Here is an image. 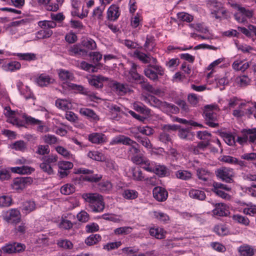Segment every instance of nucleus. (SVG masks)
Instances as JSON below:
<instances>
[{
    "mask_svg": "<svg viewBox=\"0 0 256 256\" xmlns=\"http://www.w3.org/2000/svg\"><path fill=\"white\" fill-rule=\"evenodd\" d=\"M82 198L86 202L88 203V206L94 212H102L105 207L102 196L96 193L84 194Z\"/></svg>",
    "mask_w": 256,
    "mask_h": 256,
    "instance_id": "1",
    "label": "nucleus"
},
{
    "mask_svg": "<svg viewBox=\"0 0 256 256\" xmlns=\"http://www.w3.org/2000/svg\"><path fill=\"white\" fill-rule=\"evenodd\" d=\"M218 110L216 104L206 105L204 108L203 116L206 124L212 128H217L218 124L217 120V114L216 111Z\"/></svg>",
    "mask_w": 256,
    "mask_h": 256,
    "instance_id": "2",
    "label": "nucleus"
},
{
    "mask_svg": "<svg viewBox=\"0 0 256 256\" xmlns=\"http://www.w3.org/2000/svg\"><path fill=\"white\" fill-rule=\"evenodd\" d=\"M215 174L218 178L223 182L227 183L234 182V172L232 168L222 167L217 169L215 171Z\"/></svg>",
    "mask_w": 256,
    "mask_h": 256,
    "instance_id": "3",
    "label": "nucleus"
},
{
    "mask_svg": "<svg viewBox=\"0 0 256 256\" xmlns=\"http://www.w3.org/2000/svg\"><path fill=\"white\" fill-rule=\"evenodd\" d=\"M33 182L30 177H20L14 179L11 186L12 190L17 192H20Z\"/></svg>",
    "mask_w": 256,
    "mask_h": 256,
    "instance_id": "4",
    "label": "nucleus"
},
{
    "mask_svg": "<svg viewBox=\"0 0 256 256\" xmlns=\"http://www.w3.org/2000/svg\"><path fill=\"white\" fill-rule=\"evenodd\" d=\"M3 219L8 223L16 224L20 222L21 214L20 210L16 208H12L2 212Z\"/></svg>",
    "mask_w": 256,
    "mask_h": 256,
    "instance_id": "5",
    "label": "nucleus"
},
{
    "mask_svg": "<svg viewBox=\"0 0 256 256\" xmlns=\"http://www.w3.org/2000/svg\"><path fill=\"white\" fill-rule=\"evenodd\" d=\"M179 126L176 124H165L162 128L163 130L159 136V140L164 144H168L172 142L171 136L169 134L171 131H176Z\"/></svg>",
    "mask_w": 256,
    "mask_h": 256,
    "instance_id": "6",
    "label": "nucleus"
},
{
    "mask_svg": "<svg viewBox=\"0 0 256 256\" xmlns=\"http://www.w3.org/2000/svg\"><path fill=\"white\" fill-rule=\"evenodd\" d=\"M74 173L76 174H87L82 178L83 180L92 182H98L102 178V176L101 174H94L93 170L82 168L76 170Z\"/></svg>",
    "mask_w": 256,
    "mask_h": 256,
    "instance_id": "7",
    "label": "nucleus"
},
{
    "mask_svg": "<svg viewBox=\"0 0 256 256\" xmlns=\"http://www.w3.org/2000/svg\"><path fill=\"white\" fill-rule=\"evenodd\" d=\"M4 114L8 118L7 122L18 127L24 126L22 121L16 118V112L12 110L10 106H6L4 112Z\"/></svg>",
    "mask_w": 256,
    "mask_h": 256,
    "instance_id": "8",
    "label": "nucleus"
},
{
    "mask_svg": "<svg viewBox=\"0 0 256 256\" xmlns=\"http://www.w3.org/2000/svg\"><path fill=\"white\" fill-rule=\"evenodd\" d=\"M24 245L20 243L14 242L12 244H8L2 246L1 250L4 253L12 254L15 252H19L24 250Z\"/></svg>",
    "mask_w": 256,
    "mask_h": 256,
    "instance_id": "9",
    "label": "nucleus"
},
{
    "mask_svg": "<svg viewBox=\"0 0 256 256\" xmlns=\"http://www.w3.org/2000/svg\"><path fill=\"white\" fill-rule=\"evenodd\" d=\"M87 51L82 48V46L80 44H75L70 46L68 49V53L70 56L80 57L86 56Z\"/></svg>",
    "mask_w": 256,
    "mask_h": 256,
    "instance_id": "10",
    "label": "nucleus"
},
{
    "mask_svg": "<svg viewBox=\"0 0 256 256\" xmlns=\"http://www.w3.org/2000/svg\"><path fill=\"white\" fill-rule=\"evenodd\" d=\"M112 88L114 92L118 96H122L130 91L128 85L126 84H122L116 82L112 84Z\"/></svg>",
    "mask_w": 256,
    "mask_h": 256,
    "instance_id": "11",
    "label": "nucleus"
},
{
    "mask_svg": "<svg viewBox=\"0 0 256 256\" xmlns=\"http://www.w3.org/2000/svg\"><path fill=\"white\" fill-rule=\"evenodd\" d=\"M154 198L158 202L165 201L168 196V192L162 187H155L152 190Z\"/></svg>",
    "mask_w": 256,
    "mask_h": 256,
    "instance_id": "12",
    "label": "nucleus"
},
{
    "mask_svg": "<svg viewBox=\"0 0 256 256\" xmlns=\"http://www.w3.org/2000/svg\"><path fill=\"white\" fill-rule=\"evenodd\" d=\"M214 207L215 208L212 211L214 216H226L230 213L228 207L224 203L215 204Z\"/></svg>",
    "mask_w": 256,
    "mask_h": 256,
    "instance_id": "13",
    "label": "nucleus"
},
{
    "mask_svg": "<svg viewBox=\"0 0 256 256\" xmlns=\"http://www.w3.org/2000/svg\"><path fill=\"white\" fill-rule=\"evenodd\" d=\"M120 8L116 4L111 5L107 11V19L110 21H116L120 16Z\"/></svg>",
    "mask_w": 256,
    "mask_h": 256,
    "instance_id": "14",
    "label": "nucleus"
},
{
    "mask_svg": "<svg viewBox=\"0 0 256 256\" xmlns=\"http://www.w3.org/2000/svg\"><path fill=\"white\" fill-rule=\"evenodd\" d=\"M88 140L93 144H102L106 141V136L100 132H93L88 136Z\"/></svg>",
    "mask_w": 256,
    "mask_h": 256,
    "instance_id": "15",
    "label": "nucleus"
},
{
    "mask_svg": "<svg viewBox=\"0 0 256 256\" xmlns=\"http://www.w3.org/2000/svg\"><path fill=\"white\" fill-rule=\"evenodd\" d=\"M54 80L49 75L45 74H40L36 79L37 84L41 86H46L48 84H53Z\"/></svg>",
    "mask_w": 256,
    "mask_h": 256,
    "instance_id": "16",
    "label": "nucleus"
},
{
    "mask_svg": "<svg viewBox=\"0 0 256 256\" xmlns=\"http://www.w3.org/2000/svg\"><path fill=\"white\" fill-rule=\"evenodd\" d=\"M80 113L82 116H86L91 122H96L99 120V116L92 110L88 108H80Z\"/></svg>",
    "mask_w": 256,
    "mask_h": 256,
    "instance_id": "17",
    "label": "nucleus"
},
{
    "mask_svg": "<svg viewBox=\"0 0 256 256\" xmlns=\"http://www.w3.org/2000/svg\"><path fill=\"white\" fill-rule=\"evenodd\" d=\"M108 80V78L100 75L96 76L92 78L88 79L89 84L95 88H102L103 86V82Z\"/></svg>",
    "mask_w": 256,
    "mask_h": 256,
    "instance_id": "18",
    "label": "nucleus"
},
{
    "mask_svg": "<svg viewBox=\"0 0 256 256\" xmlns=\"http://www.w3.org/2000/svg\"><path fill=\"white\" fill-rule=\"evenodd\" d=\"M144 101L153 106L158 107L162 110V108L164 106L166 102H162L159 99L153 96H149L144 98Z\"/></svg>",
    "mask_w": 256,
    "mask_h": 256,
    "instance_id": "19",
    "label": "nucleus"
},
{
    "mask_svg": "<svg viewBox=\"0 0 256 256\" xmlns=\"http://www.w3.org/2000/svg\"><path fill=\"white\" fill-rule=\"evenodd\" d=\"M208 142H200L196 146H192L190 149L195 154H202L209 145Z\"/></svg>",
    "mask_w": 256,
    "mask_h": 256,
    "instance_id": "20",
    "label": "nucleus"
},
{
    "mask_svg": "<svg viewBox=\"0 0 256 256\" xmlns=\"http://www.w3.org/2000/svg\"><path fill=\"white\" fill-rule=\"evenodd\" d=\"M238 252L240 256H253L255 250L251 246L246 244L240 246Z\"/></svg>",
    "mask_w": 256,
    "mask_h": 256,
    "instance_id": "21",
    "label": "nucleus"
},
{
    "mask_svg": "<svg viewBox=\"0 0 256 256\" xmlns=\"http://www.w3.org/2000/svg\"><path fill=\"white\" fill-rule=\"evenodd\" d=\"M196 176L199 180L207 182L212 176V172L204 168H198L196 170Z\"/></svg>",
    "mask_w": 256,
    "mask_h": 256,
    "instance_id": "22",
    "label": "nucleus"
},
{
    "mask_svg": "<svg viewBox=\"0 0 256 256\" xmlns=\"http://www.w3.org/2000/svg\"><path fill=\"white\" fill-rule=\"evenodd\" d=\"M150 234L157 239H163L165 238L166 232L163 228H151L149 230Z\"/></svg>",
    "mask_w": 256,
    "mask_h": 256,
    "instance_id": "23",
    "label": "nucleus"
},
{
    "mask_svg": "<svg viewBox=\"0 0 256 256\" xmlns=\"http://www.w3.org/2000/svg\"><path fill=\"white\" fill-rule=\"evenodd\" d=\"M153 172L161 177L170 174L168 169L164 165L155 164Z\"/></svg>",
    "mask_w": 256,
    "mask_h": 256,
    "instance_id": "24",
    "label": "nucleus"
},
{
    "mask_svg": "<svg viewBox=\"0 0 256 256\" xmlns=\"http://www.w3.org/2000/svg\"><path fill=\"white\" fill-rule=\"evenodd\" d=\"M58 76L60 80L64 82L72 80L74 78L72 73L62 69L59 70Z\"/></svg>",
    "mask_w": 256,
    "mask_h": 256,
    "instance_id": "25",
    "label": "nucleus"
},
{
    "mask_svg": "<svg viewBox=\"0 0 256 256\" xmlns=\"http://www.w3.org/2000/svg\"><path fill=\"white\" fill-rule=\"evenodd\" d=\"M162 111L168 114H177L179 112V108L174 104L165 102L164 107L162 108Z\"/></svg>",
    "mask_w": 256,
    "mask_h": 256,
    "instance_id": "26",
    "label": "nucleus"
},
{
    "mask_svg": "<svg viewBox=\"0 0 256 256\" xmlns=\"http://www.w3.org/2000/svg\"><path fill=\"white\" fill-rule=\"evenodd\" d=\"M132 172V178L136 181H145L148 180L145 174H143L140 168H133Z\"/></svg>",
    "mask_w": 256,
    "mask_h": 256,
    "instance_id": "27",
    "label": "nucleus"
},
{
    "mask_svg": "<svg viewBox=\"0 0 256 256\" xmlns=\"http://www.w3.org/2000/svg\"><path fill=\"white\" fill-rule=\"evenodd\" d=\"M242 60H236L233 62L232 67L236 70L244 72L249 68L250 66V62H246L243 64H242Z\"/></svg>",
    "mask_w": 256,
    "mask_h": 256,
    "instance_id": "28",
    "label": "nucleus"
},
{
    "mask_svg": "<svg viewBox=\"0 0 256 256\" xmlns=\"http://www.w3.org/2000/svg\"><path fill=\"white\" fill-rule=\"evenodd\" d=\"M20 63L16 61L11 62L2 65V68L6 71L12 72L20 70Z\"/></svg>",
    "mask_w": 256,
    "mask_h": 256,
    "instance_id": "29",
    "label": "nucleus"
},
{
    "mask_svg": "<svg viewBox=\"0 0 256 256\" xmlns=\"http://www.w3.org/2000/svg\"><path fill=\"white\" fill-rule=\"evenodd\" d=\"M134 109L136 112L145 115H149L150 110L140 102H134L133 104Z\"/></svg>",
    "mask_w": 256,
    "mask_h": 256,
    "instance_id": "30",
    "label": "nucleus"
},
{
    "mask_svg": "<svg viewBox=\"0 0 256 256\" xmlns=\"http://www.w3.org/2000/svg\"><path fill=\"white\" fill-rule=\"evenodd\" d=\"M56 105L58 108L63 110H66L69 109H70L72 106L70 102L64 99L57 100L56 101Z\"/></svg>",
    "mask_w": 256,
    "mask_h": 256,
    "instance_id": "31",
    "label": "nucleus"
},
{
    "mask_svg": "<svg viewBox=\"0 0 256 256\" xmlns=\"http://www.w3.org/2000/svg\"><path fill=\"white\" fill-rule=\"evenodd\" d=\"M189 196L192 198L200 200H202L206 198V194L204 192L198 190H191L189 192Z\"/></svg>",
    "mask_w": 256,
    "mask_h": 256,
    "instance_id": "32",
    "label": "nucleus"
},
{
    "mask_svg": "<svg viewBox=\"0 0 256 256\" xmlns=\"http://www.w3.org/2000/svg\"><path fill=\"white\" fill-rule=\"evenodd\" d=\"M134 56L144 64H148L150 61V54H146L138 50L134 52Z\"/></svg>",
    "mask_w": 256,
    "mask_h": 256,
    "instance_id": "33",
    "label": "nucleus"
},
{
    "mask_svg": "<svg viewBox=\"0 0 256 256\" xmlns=\"http://www.w3.org/2000/svg\"><path fill=\"white\" fill-rule=\"evenodd\" d=\"M132 143L128 144L129 148L128 150V153L129 156H133L140 152V150L139 148L138 144L134 140H132Z\"/></svg>",
    "mask_w": 256,
    "mask_h": 256,
    "instance_id": "34",
    "label": "nucleus"
},
{
    "mask_svg": "<svg viewBox=\"0 0 256 256\" xmlns=\"http://www.w3.org/2000/svg\"><path fill=\"white\" fill-rule=\"evenodd\" d=\"M138 194L134 190L126 189L124 190L122 196L126 200H134L138 197Z\"/></svg>",
    "mask_w": 256,
    "mask_h": 256,
    "instance_id": "35",
    "label": "nucleus"
},
{
    "mask_svg": "<svg viewBox=\"0 0 256 256\" xmlns=\"http://www.w3.org/2000/svg\"><path fill=\"white\" fill-rule=\"evenodd\" d=\"M14 55L18 56L20 60L32 61L36 59V55L34 53H16Z\"/></svg>",
    "mask_w": 256,
    "mask_h": 256,
    "instance_id": "36",
    "label": "nucleus"
},
{
    "mask_svg": "<svg viewBox=\"0 0 256 256\" xmlns=\"http://www.w3.org/2000/svg\"><path fill=\"white\" fill-rule=\"evenodd\" d=\"M134 138L137 140L138 142L140 143L144 146L146 148L150 149L152 146L149 138L146 136H142L138 134L134 136Z\"/></svg>",
    "mask_w": 256,
    "mask_h": 256,
    "instance_id": "37",
    "label": "nucleus"
},
{
    "mask_svg": "<svg viewBox=\"0 0 256 256\" xmlns=\"http://www.w3.org/2000/svg\"><path fill=\"white\" fill-rule=\"evenodd\" d=\"M101 239L102 237L99 234H92L86 239L85 242L88 246H92L100 242Z\"/></svg>",
    "mask_w": 256,
    "mask_h": 256,
    "instance_id": "38",
    "label": "nucleus"
},
{
    "mask_svg": "<svg viewBox=\"0 0 256 256\" xmlns=\"http://www.w3.org/2000/svg\"><path fill=\"white\" fill-rule=\"evenodd\" d=\"M144 80H146L144 76L136 72L128 77V81L129 82H134L136 84H141L144 82Z\"/></svg>",
    "mask_w": 256,
    "mask_h": 256,
    "instance_id": "39",
    "label": "nucleus"
},
{
    "mask_svg": "<svg viewBox=\"0 0 256 256\" xmlns=\"http://www.w3.org/2000/svg\"><path fill=\"white\" fill-rule=\"evenodd\" d=\"M176 176L178 178L188 180L192 178V174L188 170H179L176 172Z\"/></svg>",
    "mask_w": 256,
    "mask_h": 256,
    "instance_id": "40",
    "label": "nucleus"
},
{
    "mask_svg": "<svg viewBox=\"0 0 256 256\" xmlns=\"http://www.w3.org/2000/svg\"><path fill=\"white\" fill-rule=\"evenodd\" d=\"M245 134L250 143H256V128L244 129Z\"/></svg>",
    "mask_w": 256,
    "mask_h": 256,
    "instance_id": "41",
    "label": "nucleus"
},
{
    "mask_svg": "<svg viewBox=\"0 0 256 256\" xmlns=\"http://www.w3.org/2000/svg\"><path fill=\"white\" fill-rule=\"evenodd\" d=\"M12 198L7 195L0 196V207H8L12 204Z\"/></svg>",
    "mask_w": 256,
    "mask_h": 256,
    "instance_id": "42",
    "label": "nucleus"
},
{
    "mask_svg": "<svg viewBox=\"0 0 256 256\" xmlns=\"http://www.w3.org/2000/svg\"><path fill=\"white\" fill-rule=\"evenodd\" d=\"M34 169L28 166H22L21 167H15L12 168V172L21 174H30Z\"/></svg>",
    "mask_w": 256,
    "mask_h": 256,
    "instance_id": "43",
    "label": "nucleus"
},
{
    "mask_svg": "<svg viewBox=\"0 0 256 256\" xmlns=\"http://www.w3.org/2000/svg\"><path fill=\"white\" fill-rule=\"evenodd\" d=\"M232 219L238 223L240 224L245 226H248L250 224V220L247 217L240 214L234 215L232 216Z\"/></svg>",
    "mask_w": 256,
    "mask_h": 256,
    "instance_id": "44",
    "label": "nucleus"
},
{
    "mask_svg": "<svg viewBox=\"0 0 256 256\" xmlns=\"http://www.w3.org/2000/svg\"><path fill=\"white\" fill-rule=\"evenodd\" d=\"M75 191L74 186L71 184H66L62 186L60 192L64 195H69Z\"/></svg>",
    "mask_w": 256,
    "mask_h": 256,
    "instance_id": "45",
    "label": "nucleus"
},
{
    "mask_svg": "<svg viewBox=\"0 0 256 256\" xmlns=\"http://www.w3.org/2000/svg\"><path fill=\"white\" fill-rule=\"evenodd\" d=\"M222 136L225 142L229 146L235 144L236 142L235 138L231 133L224 132L222 133Z\"/></svg>",
    "mask_w": 256,
    "mask_h": 256,
    "instance_id": "46",
    "label": "nucleus"
},
{
    "mask_svg": "<svg viewBox=\"0 0 256 256\" xmlns=\"http://www.w3.org/2000/svg\"><path fill=\"white\" fill-rule=\"evenodd\" d=\"M36 209V204L34 201H26L24 202L22 206V210L26 213H29Z\"/></svg>",
    "mask_w": 256,
    "mask_h": 256,
    "instance_id": "47",
    "label": "nucleus"
},
{
    "mask_svg": "<svg viewBox=\"0 0 256 256\" xmlns=\"http://www.w3.org/2000/svg\"><path fill=\"white\" fill-rule=\"evenodd\" d=\"M105 6H98L92 12V16L96 18L100 22H101L104 18L103 12L104 10Z\"/></svg>",
    "mask_w": 256,
    "mask_h": 256,
    "instance_id": "48",
    "label": "nucleus"
},
{
    "mask_svg": "<svg viewBox=\"0 0 256 256\" xmlns=\"http://www.w3.org/2000/svg\"><path fill=\"white\" fill-rule=\"evenodd\" d=\"M146 158L140 152L131 157L132 161L136 164H142Z\"/></svg>",
    "mask_w": 256,
    "mask_h": 256,
    "instance_id": "49",
    "label": "nucleus"
},
{
    "mask_svg": "<svg viewBox=\"0 0 256 256\" xmlns=\"http://www.w3.org/2000/svg\"><path fill=\"white\" fill-rule=\"evenodd\" d=\"M42 140L45 143L48 144L50 145L54 144L58 142L57 138L52 134H46L42 137Z\"/></svg>",
    "mask_w": 256,
    "mask_h": 256,
    "instance_id": "50",
    "label": "nucleus"
},
{
    "mask_svg": "<svg viewBox=\"0 0 256 256\" xmlns=\"http://www.w3.org/2000/svg\"><path fill=\"white\" fill-rule=\"evenodd\" d=\"M154 216L155 218L164 223H166L170 220L168 216L162 212H154Z\"/></svg>",
    "mask_w": 256,
    "mask_h": 256,
    "instance_id": "51",
    "label": "nucleus"
},
{
    "mask_svg": "<svg viewBox=\"0 0 256 256\" xmlns=\"http://www.w3.org/2000/svg\"><path fill=\"white\" fill-rule=\"evenodd\" d=\"M132 228L130 226H123L114 230V232L116 235L128 234L131 232Z\"/></svg>",
    "mask_w": 256,
    "mask_h": 256,
    "instance_id": "52",
    "label": "nucleus"
},
{
    "mask_svg": "<svg viewBox=\"0 0 256 256\" xmlns=\"http://www.w3.org/2000/svg\"><path fill=\"white\" fill-rule=\"evenodd\" d=\"M178 18L180 20L190 22L193 20V16L187 13L182 12L177 14Z\"/></svg>",
    "mask_w": 256,
    "mask_h": 256,
    "instance_id": "53",
    "label": "nucleus"
},
{
    "mask_svg": "<svg viewBox=\"0 0 256 256\" xmlns=\"http://www.w3.org/2000/svg\"><path fill=\"white\" fill-rule=\"evenodd\" d=\"M57 244L59 247L64 249H71L73 247L72 242L67 240H60L58 241Z\"/></svg>",
    "mask_w": 256,
    "mask_h": 256,
    "instance_id": "54",
    "label": "nucleus"
},
{
    "mask_svg": "<svg viewBox=\"0 0 256 256\" xmlns=\"http://www.w3.org/2000/svg\"><path fill=\"white\" fill-rule=\"evenodd\" d=\"M112 188V184L108 181L102 182L98 184V188L102 192H108Z\"/></svg>",
    "mask_w": 256,
    "mask_h": 256,
    "instance_id": "55",
    "label": "nucleus"
},
{
    "mask_svg": "<svg viewBox=\"0 0 256 256\" xmlns=\"http://www.w3.org/2000/svg\"><path fill=\"white\" fill-rule=\"evenodd\" d=\"M88 156L97 161H102L103 155L98 151H90L88 153Z\"/></svg>",
    "mask_w": 256,
    "mask_h": 256,
    "instance_id": "56",
    "label": "nucleus"
},
{
    "mask_svg": "<svg viewBox=\"0 0 256 256\" xmlns=\"http://www.w3.org/2000/svg\"><path fill=\"white\" fill-rule=\"evenodd\" d=\"M52 34V31L50 29L42 30L37 33V37L39 38H50Z\"/></svg>",
    "mask_w": 256,
    "mask_h": 256,
    "instance_id": "57",
    "label": "nucleus"
},
{
    "mask_svg": "<svg viewBox=\"0 0 256 256\" xmlns=\"http://www.w3.org/2000/svg\"><path fill=\"white\" fill-rule=\"evenodd\" d=\"M50 150L48 145H39L38 146L36 153L40 155L48 154L50 153Z\"/></svg>",
    "mask_w": 256,
    "mask_h": 256,
    "instance_id": "58",
    "label": "nucleus"
},
{
    "mask_svg": "<svg viewBox=\"0 0 256 256\" xmlns=\"http://www.w3.org/2000/svg\"><path fill=\"white\" fill-rule=\"evenodd\" d=\"M40 167L44 172L47 173L49 175L52 174L54 172L52 166L48 164V163H46L44 161L40 164Z\"/></svg>",
    "mask_w": 256,
    "mask_h": 256,
    "instance_id": "59",
    "label": "nucleus"
},
{
    "mask_svg": "<svg viewBox=\"0 0 256 256\" xmlns=\"http://www.w3.org/2000/svg\"><path fill=\"white\" fill-rule=\"evenodd\" d=\"M76 218L78 220L82 222H86L90 218L89 214L84 210H82L78 214Z\"/></svg>",
    "mask_w": 256,
    "mask_h": 256,
    "instance_id": "60",
    "label": "nucleus"
},
{
    "mask_svg": "<svg viewBox=\"0 0 256 256\" xmlns=\"http://www.w3.org/2000/svg\"><path fill=\"white\" fill-rule=\"evenodd\" d=\"M154 46V38L152 36H147L144 47L147 50L151 51Z\"/></svg>",
    "mask_w": 256,
    "mask_h": 256,
    "instance_id": "61",
    "label": "nucleus"
},
{
    "mask_svg": "<svg viewBox=\"0 0 256 256\" xmlns=\"http://www.w3.org/2000/svg\"><path fill=\"white\" fill-rule=\"evenodd\" d=\"M144 72L145 75L150 80H156L158 79L156 72L153 69L146 68Z\"/></svg>",
    "mask_w": 256,
    "mask_h": 256,
    "instance_id": "62",
    "label": "nucleus"
},
{
    "mask_svg": "<svg viewBox=\"0 0 256 256\" xmlns=\"http://www.w3.org/2000/svg\"><path fill=\"white\" fill-rule=\"evenodd\" d=\"M122 245L121 242L108 243L104 246L103 248L108 251L118 248Z\"/></svg>",
    "mask_w": 256,
    "mask_h": 256,
    "instance_id": "63",
    "label": "nucleus"
},
{
    "mask_svg": "<svg viewBox=\"0 0 256 256\" xmlns=\"http://www.w3.org/2000/svg\"><path fill=\"white\" fill-rule=\"evenodd\" d=\"M58 166L60 170H68L72 168L74 165L71 162L68 161H62L58 162Z\"/></svg>",
    "mask_w": 256,
    "mask_h": 256,
    "instance_id": "64",
    "label": "nucleus"
}]
</instances>
